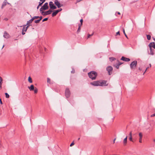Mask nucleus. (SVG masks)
<instances>
[{
	"label": "nucleus",
	"instance_id": "nucleus-25",
	"mask_svg": "<svg viewBox=\"0 0 155 155\" xmlns=\"http://www.w3.org/2000/svg\"><path fill=\"white\" fill-rule=\"evenodd\" d=\"M139 138H142L143 137V135L141 133H140L139 134Z\"/></svg>",
	"mask_w": 155,
	"mask_h": 155
},
{
	"label": "nucleus",
	"instance_id": "nucleus-37",
	"mask_svg": "<svg viewBox=\"0 0 155 155\" xmlns=\"http://www.w3.org/2000/svg\"><path fill=\"white\" fill-rule=\"evenodd\" d=\"M56 7L55 6V5H54V6L53 7V8H51V9L52 10H54V9H55L56 8Z\"/></svg>",
	"mask_w": 155,
	"mask_h": 155
},
{
	"label": "nucleus",
	"instance_id": "nucleus-11",
	"mask_svg": "<svg viewBox=\"0 0 155 155\" xmlns=\"http://www.w3.org/2000/svg\"><path fill=\"white\" fill-rule=\"evenodd\" d=\"M121 60L125 61H129L130 60L129 58H125L124 57H122Z\"/></svg>",
	"mask_w": 155,
	"mask_h": 155
},
{
	"label": "nucleus",
	"instance_id": "nucleus-36",
	"mask_svg": "<svg viewBox=\"0 0 155 155\" xmlns=\"http://www.w3.org/2000/svg\"><path fill=\"white\" fill-rule=\"evenodd\" d=\"M48 18H45L44 19L42 20V22H44V21H47L48 20Z\"/></svg>",
	"mask_w": 155,
	"mask_h": 155
},
{
	"label": "nucleus",
	"instance_id": "nucleus-20",
	"mask_svg": "<svg viewBox=\"0 0 155 155\" xmlns=\"http://www.w3.org/2000/svg\"><path fill=\"white\" fill-rule=\"evenodd\" d=\"M28 81L30 83H32V79L30 77H28Z\"/></svg>",
	"mask_w": 155,
	"mask_h": 155
},
{
	"label": "nucleus",
	"instance_id": "nucleus-63",
	"mask_svg": "<svg viewBox=\"0 0 155 155\" xmlns=\"http://www.w3.org/2000/svg\"><path fill=\"white\" fill-rule=\"evenodd\" d=\"M80 139V138H79L78 139V140H79Z\"/></svg>",
	"mask_w": 155,
	"mask_h": 155
},
{
	"label": "nucleus",
	"instance_id": "nucleus-8",
	"mask_svg": "<svg viewBox=\"0 0 155 155\" xmlns=\"http://www.w3.org/2000/svg\"><path fill=\"white\" fill-rule=\"evenodd\" d=\"M52 12V11L51 10H49L46 11L43 13V14H42L43 15H48L50 14L51 12Z\"/></svg>",
	"mask_w": 155,
	"mask_h": 155
},
{
	"label": "nucleus",
	"instance_id": "nucleus-60",
	"mask_svg": "<svg viewBox=\"0 0 155 155\" xmlns=\"http://www.w3.org/2000/svg\"><path fill=\"white\" fill-rule=\"evenodd\" d=\"M153 141L154 142H155V138L153 140Z\"/></svg>",
	"mask_w": 155,
	"mask_h": 155
},
{
	"label": "nucleus",
	"instance_id": "nucleus-3",
	"mask_svg": "<svg viewBox=\"0 0 155 155\" xmlns=\"http://www.w3.org/2000/svg\"><path fill=\"white\" fill-rule=\"evenodd\" d=\"M137 61H133L130 64V68L132 69L135 68L137 65Z\"/></svg>",
	"mask_w": 155,
	"mask_h": 155
},
{
	"label": "nucleus",
	"instance_id": "nucleus-39",
	"mask_svg": "<svg viewBox=\"0 0 155 155\" xmlns=\"http://www.w3.org/2000/svg\"><path fill=\"white\" fill-rule=\"evenodd\" d=\"M142 138H139V142L140 143H141L142 142Z\"/></svg>",
	"mask_w": 155,
	"mask_h": 155
},
{
	"label": "nucleus",
	"instance_id": "nucleus-30",
	"mask_svg": "<svg viewBox=\"0 0 155 155\" xmlns=\"http://www.w3.org/2000/svg\"><path fill=\"white\" fill-rule=\"evenodd\" d=\"M40 20H39V19H38L37 20H35L34 21V22H35V23H39L40 22Z\"/></svg>",
	"mask_w": 155,
	"mask_h": 155
},
{
	"label": "nucleus",
	"instance_id": "nucleus-61",
	"mask_svg": "<svg viewBox=\"0 0 155 155\" xmlns=\"http://www.w3.org/2000/svg\"><path fill=\"white\" fill-rule=\"evenodd\" d=\"M4 45L2 48V49L4 48Z\"/></svg>",
	"mask_w": 155,
	"mask_h": 155
},
{
	"label": "nucleus",
	"instance_id": "nucleus-12",
	"mask_svg": "<svg viewBox=\"0 0 155 155\" xmlns=\"http://www.w3.org/2000/svg\"><path fill=\"white\" fill-rule=\"evenodd\" d=\"M150 52H148L149 54H150L152 55H154V50L151 48H150Z\"/></svg>",
	"mask_w": 155,
	"mask_h": 155
},
{
	"label": "nucleus",
	"instance_id": "nucleus-35",
	"mask_svg": "<svg viewBox=\"0 0 155 155\" xmlns=\"http://www.w3.org/2000/svg\"><path fill=\"white\" fill-rule=\"evenodd\" d=\"M62 10V9L61 8H60L58 10H56V11L58 13L59 12H61V11Z\"/></svg>",
	"mask_w": 155,
	"mask_h": 155
},
{
	"label": "nucleus",
	"instance_id": "nucleus-1",
	"mask_svg": "<svg viewBox=\"0 0 155 155\" xmlns=\"http://www.w3.org/2000/svg\"><path fill=\"white\" fill-rule=\"evenodd\" d=\"M90 84L94 86H103L105 85L106 81H105L101 80L99 81H94L91 83Z\"/></svg>",
	"mask_w": 155,
	"mask_h": 155
},
{
	"label": "nucleus",
	"instance_id": "nucleus-17",
	"mask_svg": "<svg viewBox=\"0 0 155 155\" xmlns=\"http://www.w3.org/2000/svg\"><path fill=\"white\" fill-rule=\"evenodd\" d=\"M129 140L132 142H133V140L132 139V132L131 131L130 132L129 134Z\"/></svg>",
	"mask_w": 155,
	"mask_h": 155
},
{
	"label": "nucleus",
	"instance_id": "nucleus-24",
	"mask_svg": "<svg viewBox=\"0 0 155 155\" xmlns=\"http://www.w3.org/2000/svg\"><path fill=\"white\" fill-rule=\"evenodd\" d=\"M39 18V16H35L33 17L32 18L34 20L35 19H37L38 18Z\"/></svg>",
	"mask_w": 155,
	"mask_h": 155
},
{
	"label": "nucleus",
	"instance_id": "nucleus-55",
	"mask_svg": "<svg viewBox=\"0 0 155 155\" xmlns=\"http://www.w3.org/2000/svg\"><path fill=\"white\" fill-rule=\"evenodd\" d=\"M0 104H2V100H1V99H0Z\"/></svg>",
	"mask_w": 155,
	"mask_h": 155
},
{
	"label": "nucleus",
	"instance_id": "nucleus-29",
	"mask_svg": "<svg viewBox=\"0 0 155 155\" xmlns=\"http://www.w3.org/2000/svg\"><path fill=\"white\" fill-rule=\"evenodd\" d=\"M50 81H51V80H50V79L49 78H47V82L48 83H49V84H51Z\"/></svg>",
	"mask_w": 155,
	"mask_h": 155
},
{
	"label": "nucleus",
	"instance_id": "nucleus-9",
	"mask_svg": "<svg viewBox=\"0 0 155 155\" xmlns=\"http://www.w3.org/2000/svg\"><path fill=\"white\" fill-rule=\"evenodd\" d=\"M54 4L57 6L58 8H60L61 6L60 3L58 1V0H55Z\"/></svg>",
	"mask_w": 155,
	"mask_h": 155
},
{
	"label": "nucleus",
	"instance_id": "nucleus-58",
	"mask_svg": "<svg viewBox=\"0 0 155 155\" xmlns=\"http://www.w3.org/2000/svg\"><path fill=\"white\" fill-rule=\"evenodd\" d=\"M118 64L120 65L122 64V63H119Z\"/></svg>",
	"mask_w": 155,
	"mask_h": 155
},
{
	"label": "nucleus",
	"instance_id": "nucleus-42",
	"mask_svg": "<svg viewBox=\"0 0 155 155\" xmlns=\"http://www.w3.org/2000/svg\"><path fill=\"white\" fill-rule=\"evenodd\" d=\"M117 14L118 15H120V13L119 12H116L115 14V15H117Z\"/></svg>",
	"mask_w": 155,
	"mask_h": 155
},
{
	"label": "nucleus",
	"instance_id": "nucleus-56",
	"mask_svg": "<svg viewBox=\"0 0 155 155\" xmlns=\"http://www.w3.org/2000/svg\"><path fill=\"white\" fill-rule=\"evenodd\" d=\"M114 119V117H113V118H112V122L113 121V120Z\"/></svg>",
	"mask_w": 155,
	"mask_h": 155
},
{
	"label": "nucleus",
	"instance_id": "nucleus-41",
	"mask_svg": "<svg viewBox=\"0 0 155 155\" xmlns=\"http://www.w3.org/2000/svg\"><path fill=\"white\" fill-rule=\"evenodd\" d=\"M74 145V142H73L70 144V146L71 147Z\"/></svg>",
	"mask_w": 155,
	"mask_h": 155
},
{
	"label": "nucleus",
	"instance_id": "nucleus-40",
	"mask_svg": "<svg viewBox=\"0 0 155 155\" xmlns=\"http://www.w3.org/2000/svg\"><path fill=\"white\" fill-rule=\"evenodd\" d=\"M119 66L120 65L118 64L115 67L117 69H118L119 68Z\"/></svg>",
	"mask_w": 155,
	"mask_h": 155
},
{
	"label": "nucleus",
	"instance_id": "nucleus-45",
	"mask_svg": "<svg viewBox=\"0 0 155 155\" xmlns=\"http://www.w3.org/2000/svg\"><path fill=\"white\" fill-rule=\"evenodd\" d=\"M27 26V27H26V28L25 29H26V30H27V29L29 27V26H30V25H26Z\"/></svg>",
	"mask_w": 155,
	"mask_h": 155
},
{
	"label": "nucleus",
	"instance_id": "nucleus-5",
	"mask_svg": "<svg viewBox=\"0 0 155 155\" xmlns=\"http://www.w3.org/2000/svg\"><path fill=\"white\" fill-rule=\"evenodd\" d=\"M113 68L111 66H109L107 67V71L108 72V74L109 75L112 74Z\"/></svg>",
	"mask_w": 155,
	"mask_h": 155
},
{
	"label": "nucleus",
	"instance_id": "nucleus-26",
	"mask_svg": "<svg viewBox=\"0 0 155 155\" xmlns=\"http://www.w3.org/2000/svg\"><path fill=\"white\" fill-rule=\"evenodd\" d=\"M42 3H41L40 2H39V5H38V6L37 7V9H38V8H39V7L41 6L42 5Z\"/></svg>",
	"mask_w": 155,
	"mask_h": 155
},
{
	"label": "nucleus",
	"instance_id": "nucleus-14",
	"mask_svg": "<svg viewBox=\"0 0 155 155\" xmlns=\"http://www.w3.org/2000/svg\"><path fill=\"white\" fill-rule=\"evenodd\" d=\"M28 88L30 91H33L34 90V87L33 85H31L30 87H28Z\"/></svg>",
	"mask_w": 155,
	"mask_h": 155
},
{
	"label": "nucleus",
	"instance_id": "nucleus-7",
	"mask_svg": "<svg viewBox=\"0 0 155 155\" xmlns=\"http://www.w3.org/2000/svg\"><path fill=\"white\" fill-rule=\"evenodd\" d=\"M149 48H153L155 49V42H152L150 43L148 45Z\"/></svg>",
	"mask_w": 155,
	"mask_h": 155
},
{
	"label": "nucleus",
	"instance_id": "nucleus-22",
	"mask_svg": "<svg viewBox=\"0 0 155 155\" xmlns=\"http://www.w3.org/2000/svg\"><path fill=\"white\" fill-rule=\"evenodd\" d=\"M43 8L42 7H41L40 9V12L41 13L42 15L44 13V12L43 11Z\"/></svg>",
	"mask_w": 155,
	"mask_h": 155
},
{
	"label": "nucleus",
	"instance_id": "nucleus-44",
	"mask_svg": "<svg viewBox=\"0 0 155 155\" xmlns=\"http://www.w3.org/2000/svg\"><path fill=\"white\" fill-rule=\"evenodd\" d=\"M80 22H81V24H82L83 23V20L82 19H81L80 20Z\"/></svg>",
	"mask_w": 155,
	"mask_h": 155
},
{
	"label": "nucleus",
	"instance_id": "nucleus-51",
	"mask_svg": "<svg viewBox=\"0 0 155 155\" xmlns=\"http://www.w3.org/2000/svg\"><path fill=\"white\" fill-rule=\"evenodd\" d=\"M148 68H149V67H147V68H146V69L145 71L144 72V73H143V74H144V73L146 72V71H147V70Z\"/></svg>",
	"mask_w": 155,
	"mask_h": 155
},
{
	"label": "nucleus",
	"instance_id": "nucleus-57",
	"mask_svg": "<svg viewBox=\"0 0 155 155\" xmlns=\"http://www.w3.org/2000/svg\"><path fill=\"white\" fill-rule=\"evenodd\" d=\"M139 70H140V71H141L142 70V69L141 68H139Z\"/></svg>",
	"mask_w": 155,
	"mask_h": 155
},
{
	"label": "nucleus",
	"instance_id": "nucleus-52",
	"mask_svg": "<svg viewBox=\"0 0 155 155\" xmlns=\"http://www.w3.org/2000/svg\"><path fill=\"white\" fill-rule=\"evenodd\" d=\"M120 35V32H119V31H118V32H117V33H116V35Z\"/></svg>",
	"mask_w": 155,
	"mask_h": 155
},
{
	"label": "nucleus",
	"instance_id": "nucleus-62",
	"mask_svg": "<svg viewBox=\"0 0 155 155\" xmlns=\"http://www.w3.org/2000/svg\"><path fill=\"white\" fill-rule=\"evenodd\" d=\"M153 39L154 41H155V38H153Z\"/></svg>",
	"mask_w": 155,
	"mask_h": 155
},
{
	"label": "nucleus",
	"instance_id": "nucleus-13",
	"mask_svg": "<svg viewBox=\"0 0 155 155\" xmlns=\"http://www.w3.org/2000/svg\"><path fill=\"white\" fill-rule=\"evenodd\" d=\"M7 4H9V3L6 2H4L2 5L1 8L2 9L3 8L7 5Z\"/></svg>",
	"mask_w": 155,
	"mask_h": 155
},
{
	"label": "nucleus",
	"instance_id": "nucleus-15",
	"mask_svg": "<svg viewBox=\"0 0 155 155\" xmlns=\"http://www.w3.org/2000/svg\"><path fill=\"white\" fill-rule=\"evenodd\" d=\"M49 5L51 9V8L54 5L53 2L51 1L49 2Z\"/></svg>",
	"mask_w": 155,
	"mask_h": 155
},
{
	"label": "nucleus",
	"instance_id": "nucleus-32",
	"mask_svg": "<svg viewBox=\"0 0 155 155\" xmlns=\"http://www.w3.org/2000/svg\"><path fill=\"white\" fill-rule=\"evenodd\" d=\"M123 32H124V34L125 36L127 38V35H126L125 33V30H124V28H123Z\"/></svg>",
	"mask_w": 155,
	"mask_h": 155
},
{
	"label": "nucleus",
	"instance_id": "nucleus-47",
	"mask_svg": "<svg viewBox=\"0 0 155 155\" xmlns=\"http://www.w3.org/2000/svg\"><path fill=\"white\" fill-rule=\"evenodd\" d=\"M40 1L42 2L41 3L43 4L45 1V0H40Z\"/></svg>",
	"mask_w": 155,
	"mask_h": 155
},
{
	"label": "nucleus",
	"instance_id": "nucleus-28",
	"mask_svg": "<svg viewBox=\"0 0 155 155\" xmlns=\"http://www.w3.org/2000/svg\"><path fill=\"white\" fill-rule=\"evenodd\" d=\"M34 91L35 93H37L38 92V89L36 88H35V89L34 90Z\"/></svg>",
	"mask_w": 155,
	"mask_h": 155
},
{
	"label": "nucleus",
	"instance_id": "nucleus-50",
	"mask_svg": "<svg viewBox=\"0 0 155 155\" xmlns=\"http://www.w3.org/2000/svg\"><path fill=\"white\" fill-rule=\"evenodd\" d=\"M82 25V24L81 23V24H79V25H78V27H81Z\"/></svg>",
	"mask_w": 155,
	"mask_h": 155
},
{
	"label": "nucleus",
	"instance_id": "nucleus-2",
	"mask_svg": "<svg viewBox=\"0 0 155 155\" xmlns=\"http://www.w3.org/2000/svg\"><path fill=\"white\" fill-rule=\"evenodd\" d=\"M89 77L93 80H95L97 76V72L94 71H92L88 73Z\"/></svg>",
	"mask_w": 155,
	"mask_h": 155
},
{
	"label": "nucleus",
	"instance_id": "nucleus-59",
	"mask_svg": "<svg viewBox=\"0 0 155 155\" xmlns=\"http://www.w3.org/2000/svg\"><path fill=\"white\" fill-rule=\"evenodd\" d=\"M149 65H150V67H151V64H149Z\"/></svg>",
	"mask_w": 155,
	"mask_h": 155
},
{
	"label": "nucleus",
	"instance_id": "nucleus-33",
	"mask_svg": "<svg viewBox=\"0 0 155 155\" xmlns=\"http://www.w3.org/2000/svg\"><path fill=\"white\" fill-rule=\"evenodd\" d=\"M22 31H26V29H25L24 27H23L22 29Z\"/></svg>",
	"mask_w": 155,
	"mask_h": 155
},
{
	"label": "nucleus",
	"instance_id": "nucleus-64",
	"mask_svg": "<svg viewBox=\"0 0 155 155\" xmlns=\"http://www.w3.org/2000/svg\"><path fill=\"white\" fill-rule=\"evenodd\" d=\"M4 2H7V0H5Z\"/></svg>",
	"mask_w": 155,
	"mask_h": 155
},
{
	"label": "nucleus",
	"instance_id": "nucleus-18",
	"mask_svg": "<svg viewBox=\"0 0 155 155\" xmlns=\"http://www.w3.org/2000/svg\"><path fill=\"white\" fill-rule=\"evenodd\" d=\"M58 12L56 10H55L52 14V17H54L56 15Z\"/></svg>",
	"mask_w": 155,
	"mask_h": 155
},
{
	"label": "nucleus",
	"instance_id": "nucleus-53",
	"mask_svg": "<svg viewBox=\"0 0 155 155\" xmlns=\"http://www.w3.org/2000/svg\"><path fill=\"white\" fill-rule=\"evenodd\" d=\"M24 32H25V31H22V33H22V35H25V33Z\"/></svg>",
	"mask_w": 155,
	"mask_h": 155
},
{
	"label": "nucleus",
	"instance_id": "nucleus-48",
	"mask_svg": "<svg viewBox=\"0 0 155 155\" xmlns=\"http://www.w3.org/2000/svg\"><path fill=\"white\" fill-rule=\"evenodd\" d=\"M0 82H2L3 79L0 76Z\"/></svg>",
	"mask_w": 155,
	"mask_h": 155
},
{
	"label": "nucleus",
	"instance_id": "nucleus-21",
	"mask_svg": "<svg viewBox=\"0 0 155 155\" xmlns=\"http://www.w3.org/2000/svg\"><path fill=\"white\" fill-rule=\"evenodd\" d=\"M109 59L110 61H114V60H115V58H114L112 57L109 58Z\"/></svg>",
	"mask_w": 155,
	"mask_h": 155
},
{
	"label": "nucleus",
	"instance_id": "nucleus-4",
	"mask_svg": "<svg viewBox=\"0 0 155 155\" xmlns=\"http://www.w3.org/2000/svg\"><path fill=\"white\" fill-rule=\"evenodd\" d=\"M65 95L67 98L69 97L70 95V92L68 88H66L65 93Z\"/></svg>",
	"mask_w": 155,
	"mask_h": 155
},
{
	"label": "nucleus",
	"instance_id": "nucleus-27",
	"mask_svg": "<svg viewBox=\"0 0 155 155\" xmlns=\"http://www.w3.org/2000/svg\"><path fill=\"white\" fill-rule=\"evenodd\" d=\"M6 97L7 98H8L9 97V95L7 93H5Z\"/></svg>",
	"mask_w": 155,
	"mask_h": 155
},
{
	"label": "nucleus",
	"instance_id": "nucleus-46",
	"mask_svg": "<svg viewBox=\"0 0 155 155\" xmlns=\"http://www.w3.org/2000/svg\"><path fill=\"white\" fill-rule=\"evenodd\" d=\"M154 116H155V113L151 115V117H153Z\"/></svg>",
	"mask_w": 155,
	"mask_h": 155
},
{
	"label": "nucleus",
	"instance_id": "nucleus-38",
	"mask_svg": "<svg viewBox=\"0 0 155 155\" xmlns=\"http://www.w3.org/2000/svg\"><path fill=\"white\" fill-rule=\"evenodd\" d=\"M2 82H0V89H1L2 88Z\"/></svg>",
	"mask_w": 155,
	"mask_h": 155
},
{
	"label": "nucleus",
	"instance_id": "nucleus-34",
	"mask_svg": "<svg viewBox=\"0 0 155 155\" xmlns=\"http://www.w3.org/2000/svg\"><path fill=\"white\" fill-rule=\"evenodd\" d=\"M80 30H81V27H78V30H77V32L78 33L80 32Z\"/></svg>",
	"mask_w": 155,
	"mask_h": 155
},
{
	"label": "nucleus",
	"instance_id": "nucleus-6",
	"mask_svg": "<svg viewBox=\"0 0 155 155\" xmlns=\"http://www.w3.org/2000/svg\"><path fill=\"white\" fill-rule=\"evenodd\" d=\"M48 4L47 2H46L45 3L44 5L42 7L43 8V10H45L48 9Z\"/></svg>",
	"mask_w": 155,
	"mask_h": 155
},
{
	"label": "nucleus",
	"instance_id": "nucleus-16",
	"mask_svg": "<svg viewBox=\"0 0 155 155\" xmlns=\"http://www.w3.org/2000/svg\"><path fill=\"white\" fill-rule=\"evenodd\" d=\"M127 136L125 138L123 141V143L124 145H126L127 141Z\"/></svg>",
	"mask_w": 155,
	"mask_h": 155
},
{
	"label": "nucleus",
	"instance_id": "nucleus-54",
	"mask_svg": "<svg viewBox=\"0 0 155 155\" xmlns=\"http://www.w3.org/2000/svg\"><path fill=\"white\" fill-rule=\"evenodd\" d=\"M116 140V138H115L114 139V140L113 142V143H115V140Z\"/></svg>",
	"mask_w": 155,
	"mask_h": 155
},
{
	"label": "nucleus",
	"instance_id": "nucleus-10",
	"mask_svg": "<svg viewBox=\"0 0 155 155\" xmlns=\"http://www.w3.org/2000/svg\"><path fill=\"white\" fill-rule=\"evenodd\" d=\"M3 37L4 38L6 39L9 38L10 37L9 35L6 31H5L4 33Z\"/></svg>",
	"mask_w": 155,
	"mask_h": 155
},
{
	"label": "nucleus",
	"instance_id": "nucleus-31",
	"mask_svg": "<svg viewBox=\"0 0 155 155\" xmlns=\"http://www.w3.org/2000/svg\"><path fill=\"white\" fill-rule=\"evenodd\" d=\"M94 33H93L92 34L90 35L88 34V35L87 38H89L90 36H92L93 35Z\"/></svg>",
	"mask_w": 155,
	"mask_h": 155
},
{
	"label": "nucleus",
	"instance_id": "nucleus-23",
	"mask_svg": "<svg viewBox=\"0 0 155 155\" xmlns=\"http://www.w3.org/2000/svg\"><path fill=\"white\" fill-rule=\"evenodd\" d=\"M147 38L148 40H150L151 39V36L150 35H147Z\"/></svg>",
	"mask_w": 155,
	"mask_h": 155
},
{
	"label": "nucleus",
	"instance_id": "nucleus-19",
	"mask_svg": "<svg viewBox=\"0 0 155 155\" xmlns=\"http://www.w3.org/2000/svg\"><path fill=\"white\" fill-rule=\"evenodd\" d=\"M33 21V20L32 18L30 19L29 21H27L26 25H29L30 24H31L32 22Z\"/></svg>",
	"mask_w": 155,
	"mask_h": 155
},
{
	"label": "nucleus",
	"instance_id": "nucleus-43",
	"mask_svg": "<svg viewBox=\"0 0 155 155\" xmlns=\"http://www.w3.org/2000/svg\"><path fill=\"white\" fill-rule=\"evenodd\" d=\"M71 72L72 73H75V70L74 69H73Z\"/></svg>",
	"mask_w": 155,
	"mask_h": 155
},
{
	"label": "nucleus",
	"instance_id": "nucleus-49",
	"mask_svg": "<svg viewBox=\"0 0 155 155\" xmlns=\"http://www.w3.org/2000/svg\"><path fill=\"white\" fill-rule=\"evenodd\" d=\"M40 18V19H39V20H40V21L42 18V17L41 16L40 17H39V18Z\"/></svg>",
	"mask_w": 155,
	"mask_h": 155
}]
</instances>
